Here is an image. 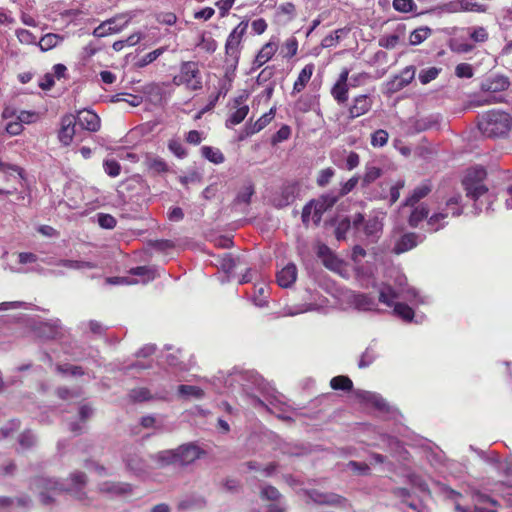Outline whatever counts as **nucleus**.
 I'll use <instances>...</instances> for the list:
<instances>
[{
	"instance_id": "26",
	"label": "nucleus",
	"mask_w": 512,
	"mask_h": 512,
	"mask_svg": "<svg viewBox=\"0 0 512 512\" xmlns=\"http://www.w3.org/2000/svg\"><path fill=\"white\" fill-rule=\"evenodd\" d=\"M125 462L127 468L136 475L143 474L147 470L144 460L136 452L128 453L125 456Z\"/></svg>"
},
{
	"instance_id": "15",
	"label": "nucleus",
	"mask_w": 512,
	"mask_h": 512,
	"mask_svg": "<svg viewBox=\"0 0 512 512\" xmlns=\"http://www.w3.org/2000/svg\"><path fill=\"white\" fill-rule=\"evenodd\" d=\"M385 218L384 213H377L371 216L364 225L365 235L372 241L375 242L379 239L383 230V220Z\"/></svg>"
},
{
	"instance_id": "11",
	"label": "nucleus",
	"mask_w": 512,
	"mask_h": 512,
	"mask_svg": "<svg viewBox=\"0 0 512 512\" xmlns=\"http://www.w3.org/2000/svg\"><path fill=\"white\" fill-rule=\"evenodd\" d=\"M178 463L181 466L189 465L199 459L203 451L195 444L188 443L176 448Z\"/></svg>"
},
{
	"instance_id": "12",
	"label": "nucleus",
	"mask_w": 512,
	"mask_h": 512,
	"mask_svg": "<svg viewBox=\"0 0 512 512\" xmlns=\"http://www.w3.org/2000/svg\"><path fill=\"white\" fill-rule=\"evenodd\" d=\"M348 77H349V70L347 68H344L336 83L333 85L331 89V95L333 98L339 103L343 104L348 99V90H349V84H348Z\"/></svg>"
},
{
	"instance_id": "10",
	"label": "nucleus",
	"mask_w": 512,
	"mask_h": 512,
	"mask_svg": "<svg viewBox=\"0 0 512 512\" xmlns=\"http://www.w3.org/2000/svg\"><path fill=\"white\" fill-rule=\"evenodd\" d=\"M247 96H239L234 99L232 112L230 113L229 118L226 121V126L230 127L231 125L240 124L249 113V106L245 104Z\"/></svg>"
},
{
	"instance_id": "42",
	"label": "nucleus",
	"mask_w": 512,
	"mask_h": 512,
	"mask_svg": "<svg viewBox=\"0 0 512 512\" xmlns=\"http://www.w3.org/2000/svg\"><path fill=\"white\" fill-rule=\"evenodd\" d=\"M15 35L21 44L37 45V43H38L36 36L33 33H31L29 30L22 29V28L17 29L15 31Z\"/></svg>"
},
{
	"instance_id": "38",
	"label": "nucleus",
	"mask_w": 512,
	"mask_h": 512,
	"mask_svg": "<svg viewBox=\"0 0 512 512\" xmlns=\"http://www.w3.org/2000/svg\"><path fill=\"white\" fill-rule=\"evenodd\" d=\"M461 195L455 194L446 201V211L449 215L459 216L462 213V205L460 204Z\"/></svg>"
},
{
	"instance_id": "62",
	"label": "nucleus",
	"mask_w": 512,
	"mask_h": 512,
	"mask_svg": "<svg viewBox=\"0 0 512 512\" xmlns=\"http://www.w3.org/2000/svg\"><path fill=\"white\" fill-rule=\"evenodd\" d=\"M130 398L133 401H146L151 398L150 392L146 388L133 389L130 392Z\"/></svg>"
},
{
	"instance_id": "55",
	"label": "nucleus",
	"mask_w": 512,
	"mask_h": 512,
	"mask_svg": "<svg viewBox=\"0 0 512 512\" xmlns=\"http://www.w3.org/2000/svg\"><path fill=\"white\" fill-rule=\"evenodd\" d=\"M460 8V0H451L438 6V10L441 13H458Z\"/></svg>"
},
{
	"instance_id": "37",
	"label": "nucleus",
	"mask_w": 512,
	"mask_h": 512,
	"mask_svg": "<svg viewBox=\"0 0 512 512\" xmlns=\"http://www.w3.org/2000/svg\"><path fill=\"white\" fill-rule=\"evenodd\" d=\"M429 27H420L411 32L409 42L411 45H419L431 35Z\"/></svg>"
},
{
	"instance_id": "19",
	"label": "nucleus",
	"mask_w": 512,
	"mask_h": 512,
	"mask_svg": "<svg viewBox=\"0 0 512 512\" xmlns=\"http://www.w3.org/2000/svg\"><path fill=\"white\" fill-rule=\"evenodd\" d=\"M158 468L179 465L176 449L162 450L151 456Z\"/></svg>"
},
{
	"instance_id": "28",
	"label": "nucleus",
	"mask_w": 512,
	"mask_h": 512,
	"mask_svg": "<svg viewBox=\"0 0 512 512\" xmlns=\"http://www.w3.org/2000/svg\"><path fill=\"white\" fill-rule=\"evenodd\" d=\"M63 40L64 37L62 35L55 33H47L40 38L37 45L39 46L41 51L45 52L57 47L59 44L63 42Z\"/></svg>"
},
{
	"instance_id": "24",
	"label": "nucleus",
	"mask_w": 512,
	"mask_h": 512,
	"mask_svg": "<svg viewBox=\"0 0 512 512\" xmlns=\"http://www.w3.org/2000/svg\"><path fill=\"white\" fill-rule=\"evenodd\" d=\"M349 301L356 309L361 311L373 310L376 307L375 300L365 294L351 293Z\"/></svg>"
},
{
	"instance_id": "39",
	"label": "nucleus",
	"mask_w": 512,
	"mask_h": 512,
	"mask_svg": "<svg viewBox=\"0 0 512 512\" xmlns=\"http://www.w3.org/2000/svg\"><path fill=\"white\" fill-rule=\"evenodd\" d=\"M467 34L475 43H483L488 39V32L482 26L467 28Z\"/></svg>"
},
{
	"instance_id": "64",
	"label": "nucleus",
	"mask_w": 512,
	"mask_h": 512,
	"mask_svg": "<svg viewBox=\"0 0 512 512\" xmlns=\"http://www.w3.org/2000/svg\"><path fill=\"white\" fill-rule=\"evenodd\" d=\"M261 496L265 499L276 501L280 498V493L275 487L268 485L261 489Z\"/></svg>"
},
{
	"instance_id": "33",
	"label": "nucleus",
	"mask_w": 512,
	"mask_h": 512,
	"mask_svg": "<svg viewBox=\"0 0 512 512\" xmlns=\"http://www.w3.org/2000/svg\"><path fill=\"white\" fill-rule=\"evenodd\" d=\"M201 153L204 158L214 164H221L225 161L223 153L218 148L203 146Z\"/></svg>"
},
{
	"instance_id": "54",
	"label": "nucleus",
	"mask_w": 512,
	"mask_h": 512,
	"mask_svg": "<svg viewBox=\"0 0 512 512\" xmlns=\"http://www.w3.org/2000/svg\"><path fill=\"white\" fill-rule=\"evenodd\" d=\"M98 224L105 229H113L116 226V219L110 214L100 213L97 215Z\"/></svg>"
},
{
	"instance_id": "57",
	"label": "nucleus",
	"mask_w": 512,
	"mask_h": 512,
	"mask_svg": "<svg viewBox=\"0 0 512 512\" xmlns=\"http://www.w3.org/2000/svg\"><path fill=\"white\" fill-rule=\"evenodd\" d=\"M342 31H343L342 29H338V30H335L333 33L324 37V39L321 42V46L323 48H330V47L335 46L340 40L339 33Z\"/></svg>"
},
{
	"instance_id": "1",
	"label": "nucleus",
	"mask_w": 512,
	"mask_h": 512,
	"mask_svg": "<svg viewBox=\"0 0 512 512\" xmlns=\"http://www.w3.org/2000/svg\"><path fill=\"white\" fill-rule=\"evenodd\" d=\"M252 386L243 384L244 391L252 397L254 405L262 407L268 412L275 414L279 419L291 421L294 409L288 405L281 396L268 388L264 380L258 375H251Z\"/></svg>"
},
{
	"instance_id": "53",
	"label": "nucleus",
	"mask_w": 512,
	"mask_h": 512,
	"mask_svg": "<svg viewBox=\"0 0 512 512\" xmlns=\"http://www.w3.org/2000/svg\"><path fill=\"white\" fill-rule=\"evenodd\" d=\"M291 135V128L283 125L272 137V144H277L287 140Z\"/></svg>"
},
{
	"instance_id": "29",
	"label": "nucleus",
	"mask_w": 512,
	"mask_h": 512,
	"mask_svg": "<svg viewBox=\"0 0 512 512\" xmlns=\"http://www.w3.org/2000/svg\"><path fill=\"white\" fill-rule=\"evenodd\" d=\"M431 184L428 182L422 183L417 186L412 194L406 199L405 206H414L422 198L426 197L431 192Z\"/></svg>"
},
{
	"instance_id": "52",
	"label": "nucleus",
	"mask_w": 512,
	"mask_h": 512,
	"mask_svg": "<svg viewBox=\"0 0 512 512\" xmlns=\"http://www.w3.org/2000/svg\"><path fill=\"white\" fill-rule=\"evenodd\" d=\"M254 194V187L252 184H248L238 193L236 201L238 203L248 204L252 195Z\"/></svg>"
},
{
	"instance_id": "46",
	"label": "nucleus",
	"mask_w": 512,
	"mask_h": 512,
	"mask_svg": "<svg viewBox=\"0 0 512 512\" xmlns=\"http://www.w3.org/2000/svg\"><path fill=\"white\" fill-rule=\"evenodd\" d=\"M267 286L262 283L255 286V296L253 298L254 304L258 307H264L266 301Z\"/></svg>"
},
{
	"instance_id": "41",
	"label": "nucleus",
	"mask_w": 512,
	"mask_h": 512,
	"mask_svg": "<svg viewBox=\"0 0 512 512\" xmlns=\"http://www.w3.org/2000/svg\"><path fill=\"white\" fill-rule=\"evenodd\" d=\"M450 48L457 53H468L474 49V45L464 41L462 38L457 37L451 40Z\"/></svg>"
},
{
	"instance_id": "2",
	"label": "nucleus",
	"mask_w": 512,
	"mask_h": 512,
	"mask_svg": "<svg viewBox=\"0 0 512 512\" xmlns=\"http://www.w3.org/2000/svg\"><path fill=\"white\" fill-rule=\"evenodd\" d=\"M396 288L390 285H383L379 291V301L389 307H394V313L404 321H412L414 311L408 305L396 302L398 299H403L415 303H423V299L418 297V292L415 288L407 285L405 276L397 277L395 281Z\"/></svg>"
},
{
	"instance_id": "56",
	"label": "nucleus",
	"mask_w": 512,
	"mask_h": 512,
	"mask_svg": "<svg viewBox=\"0 0 512 512\" xmlns=\"http://www.w3.org/2000/svg\"><path fill=\"white\" fill-rule=\"evenodd\" d=\"M219 264L222 270L226 273H231L236 267V260L230 254H224Z\"/></svg>"
},
{
	"instance_id": "43",
	"label": "nucleus",
	"mask_w": 512,
	"mask_h": 512,
	"mask_svg": "<svg viewBox=\"0 0 512 512\" xmlns=\"http://www.w3.org/2000/svg\"><path fill=\"white\" fill-rule=\"evenodd\" d=\"M441 69L437 67H429L426 69H422L419 73V80L422 84H428L429 82L436 79L440 73Z\"/></svg>"
},
{
	"instance_id": "51",
	"label": "nucleus",
	"mask_w": 512,
	"mask_h": 512,
	"mask_svg": "<svg viewBox=\"0 0 512 512\" xmlns=\"http://www.w3.org/2000/svg\"><path fill=\"white\" fill-rule=\"evenodd\" d=\"M376 352L371 348H367L365 352L361 355L358 366L360 368L368 367L373 361L376 359Z\"/></svg>"
},
{
	"instance_id": "9",
	"label": "nucleus",
	"mask_w": 512,
	"mask_h": 512,
	"mask_svg": "<svg viewBox=\"0 0 512 512\" xmlns=\"http://www.w3.org/2000/svg\"><path fill=\"white\" fill-rule=\"evenodd\" d=\"M128 22V18L124 15L113 17L97 26L93 31V35L101 38L110 34L118 33L127 26Z\"/></svg>"
},
{
	"instance_id": "47",
	"label": "nucleus",
	"mask_w": 512,
	"mask_h": 512,
	"mask_svg": "<svg viewBox=\"0 0 512 512\" xmlns=\"http://www.w3.org/2000/svg\"><path fill=\"white\" fill-rule=\"evenodd\" d=\"M388 138L387 131L379 129L371 135V144L373 147H383L387 144Z\"/></svg>"
},
{
	"instance_id": "48",
	"label": "nucleus",
	"mask_w": 512,
	"mask_h": 512,
	"mask_svg": "<svg viewBox=\"0 0 512 512\" xmlns=\"http://www.w3.org/2000/svg\"><path fill=\"white\" fill-rule=\"evenodd\" d=\"M103 168H104V171L110 177H117L121 171L120 164L114 159H106L103 163Z\"/></svg>"
},
{
	"instance_id": "60",
	"label": "nucleus",
	"mask_w": 512,
	"mask_h": 512,
	"mask_svg": "<svg viewBox=\"0 0 512 512\" xmlns=\"http://www.w3.org/2000/svg\"><path fill=\"white\" fill-rule=\"evenodd\" d=\"M380 175L381 170L379 168L375 166L367 167L363 177V182L368 185L379 178Z\"/></svg>"
},
{
	"instance_id": "25",
	"label": "nucleus",
	"mask_w": 512,
	"mask_h": 512,
	"mask_svg": "<svg viewBox=\"0 0 512 512\" xmlns=\"http://www.w3.org/2000/svg\"><path fill=\"white\" fill-rule=\"evenodd\" d=\"M314 72V65L312 63L307 64L300 71L298 78L294 82L292 94H297L303 91L307 83L310 81Z\"/></svg>"
},
{
	"instance_id": "40",
	"label": "nucleus",
	"mask_w": 512,
	"mask_h": 512,
	"mask_svg": "<svg viewBox=\"0 0 512 512\" xmlns=\"http://www.w3.org/2000/svg\"><path fill=\"white\" fill-rule=\"evenodd\" d=\"M330 386L334 390H351L353 383L347 376H336L330 381Z\"/></svg>"
},
{
	"instance_id": "18",
	"label": "nucleus",
	"mask_w": 512,
	"mask_h": 512,
	"mask_svg": "<svg viewBox=\"0 0 512 512\" xmlns=\"http://www.w3.org/2000/svg\"><path fill=\"white\" fill-rule=\"evenodd\" d=\"M422 238L415 233L404 234L395 244L393 252L395 254H401L416 247L419 242H422Z\"/></svg>"
},
{
	"instance_id": "63",
	"label": "nucleus",
	"mask_w": 512,
	"mask_h": 512,
	"mask_svg": "<svg viewBox=\"0 0 512 512\" xmlns=\"http://www.w3.org/2000/svg\"><path fill=\"white\" fill-rule=\"evenodd\" d=\"M404 80L400 76L396 75L387 83V88L390 93H396L406 87L408 84H404Z\"/></svg>"
},
{
	"instance_id": "22",
	"label": "nucleus",
	"mask_w": 512,
	"mask_h": 512,
	"mask_svg": "<svg viewBox=\"0 0 512 512\" xmlns=\"http://www.w3.org/2000/svg\"><path fill=\"white\" fill-rule=\"evenodd\" d=\"M275 116V108H271L269 112L262 115L256 122L247 124L245 126V135L251 136L260 132L264 129L274 118Z\"/></svg>"
},
{
	"instance_id": "32",
	"label": "nucleus",
	"mask_w": 512,
	"mask_h": 512,
	"mask_svg": "<svg viewBox=\"0 0 512 512\" xmlns=\"http://www.w3.org/2000/svg\"><path fill=\"white\" fill-rule=\"evenodd\" d=\"M55 264L72 270L94 269L96 267V264L92 262L69 259H61Z\"/></svg>"
},
{
	"instance_id": "4",
	"label": "nucleus",
	"mask_w": 512,
	"mask_h": 512,
	"mask_svg": "<svg viewBox=\"0 0 512 512\" xmlns=\"http://www.w3.org/2000/svg\"><path fill=\"white\" fill-rule=\"evenodd\" d=\"M510 128V116L502 111H489L479 121V129L488 137L505 135Z\"/></svg>"
},
{
	"instance_id": "6",
	"label": "nucleus",
	"mask_w": 512,
	"mask_h": 512,
	"mask_svg": "<svg viewBox=\"0 0 512 512\" xmlns=\"http://www.w3.org/2000/svg\"><path fill=\"white\" fill-rule=\"evenodd\" d=\"M248 28L247 21H241L228 35L225 43L227 62L233 66L238 64L242 49V40Z\"/></svg>"
},
{
	"instance_id": "14",
	"label": "nucleus",
	"mask_w": 512,
	"mask_h": 512,
	"mask_svg": "<svg viewBox=\"0 0 512 512\" xmlns=\"http://www.w3.org/2000/svg\"><path fill=\"white\" fill-rule=\"evenodd\" d=\"M76 123L87 131L96 132L100 129L101 121L99 116L91 110H81L76 117Z\"/></svg>"
},
{
	"instance_id": "21",
	"label": "nucleus",
	"mask_w": 512,
	"mask_h": 512,
	"mask_svg": "<svg viewBox=\"0 0 512 512\" xmlns=\"http://www.w3.org/2000/svg\"><path fill=\"white\" fill-rule=\"evenodd\" d=\"M297 278V268L293 263L287 264L277 273V282L283 288L290 287Z\"/></svg>"
},
{
	"instance_id": "58",
	"label": "nucleus",
	"mask_w": 512,
	"mask_h": 512,
	"mask_svg": "<svg viewBox=\"0 0 512 512\" xmlns=\"http://www.w3.org/2000/svg\"><path fill=\"white\" fill-rule=\"evenodd\" d=\"M168 148L178 158H183L186 156L185 148L183 147L181 142L176 139H172L169 141Z\"/></svg>"
},
{
	"instance_id": "30",
	"label": "nucleus",
	"mask_w": 512,
	"mask_h": 512,
	"mask_svg": "<svg viewBox=\"0 0 512 512\" xmlns=\"http://www.w3.org/2000/svg\"><path fill=\"white\" fill-rule=\"evenodd\" d=\"M178 396L182 399H201L204 397V391L193 385H179L177 388Z\"/></svg>"
},
{
	"instance_id": "31",
	"label": "nucleus",
	"mask_w": 512,
	"mask_h": 512,
	"mask_svg": "<svg viewBox=\"0 0 512 512\" xmlns=\"http://www.w3.org/2000/svg\"><path fill=\"white\" fill-rule=\"evenodd\" d=\"M403 31L398 30L392 34H385L379 38L378 44L385 49H394L401 41Z\"/></svg>"
},
{
	"instance_id": "61",
	"label": "nucleus",
	"mask_w": 512,
	"mask_h": 512,
	"mask_svg": "<svg viewBox=\"0 0 512 512\" xmlns=\"http://www.w3.org/2000/svg\"><path fill=\"white\" fill-rule=\"evenodd\" d=\"M35 442L36 438L31 433V431H25L19 437V444L23 449L32 447L35 444Z\"/></svg>"
},
{
	"instance_id": "5",
	"label": "nucleus",
	"mask_w": 512,
	"mask_h": 512,
	"mask_svg": "<svg viewBox=\"0 0 512 512\" xmlns=\"http://www.w3.org/2000/svg\"><path fill=\"white\" fill-rule=\"evenodd\" d=\"M340 198L339 194H336L334 192H329L324 195H322L319 199L316 201H312L311 203L307 204L302 211V221L305 224H308L310 221V216L312 214V220L314 223H318L321 219L322 214L331 208Z\"/></svg>"
},
{
	"instance_id": "36",
	"label": "nucleus",
	"mask_w": 512,
	"mask_h": 512,
	"mask_svg": "<svg viewBox=\"0 0 512 512\" xmlns=\"http://www.w3.org/2000/svg\"><path fill=\"white\" fill-rule=\"evenodd\" d=\"M429 210L426 206L421 205L415 207L409 216V225L411 227H417L418 224L425 218H427Z\"/></svg>"
},
{
	"instance_id": "17",
	"label": "nucleus",
	"mask_w": 512,
	"mask_h": 512,
	"mask_svg": "<svg viewBox=\"0 0 512 512\" xmlns=\"http://www.w3.org/2000/svg\"><path fill=\"white\" fill-rule=\"evenodd\" d=\"M99 490L111 496H124L131 494L132 486L121 482H104L100 484Z\"/></svg>"
},
{
	"instance_id": "20",
	"label": "nucleus",
	"mask_w": 512,
	"mask_h": 512,
	"mask_svg": "<svg viewBox=\"0 0 512 512\" xmlns=\"http://www.w3.org/2000/svg\"><path fill=\"white\" fill-rule=\"evenodd\" d=\"M372 106V101L367 95H359L353 100V104L349 109L351 118H357L367 113Z\"/></svg>"
},
{
	"instance_id": "7",
	"label": "nucleus",
	"mask_w": 512,
	"mask_h": 512,
	"mask_svg": "<svg viewBox=\"0 0 512 512\" xmlns=\"http://www.w3.org/2000/svg\"><path fill=\"white\" fill-rule=\"evenodd\" d=\"M486 177V171L482 167H473L467 170L462 184L468 197L477 200L487 192V187L483 184Z\"/></svg>"
},
{
	"instance_id": "8",
	"label": "nucleus",
	"mask_w": 512,
	"mask_h": 512,
	"mask_svg": "<svg viewBox=\"0 0 512 512\" xmlns=\"http://www.w3.org/2000/svg\"><path fill=\"white\" fill-rule=\"evenodd\" d=\"M176 85H185L190 90H199L202 88V77L198 64L193 61L183 62L180 66V72L173 79Z\"/></svg>"
},
{
	"instance_id": "16",
	"label": "nucleus",
	"mask_w": 512,
	"mask_h": 512,
	"mask_svg": "<svg viewBox=\"0 0 512 512\" xmlns=\"http://www.w3.org/2000/svg\"><path fill=\"white\" fill-rule=\"evenodd\" d=\"M278 50V41L271 39L268 41L257 53L253 64H252V70L259 69L262 67L265 63H267L277 52Z\"/></svg>"
},
{
	"instance_id": "3",
	"label": "nucleus",
	"mask_w": 512,
	"mask_h": 512,
	"mask_svg": "<svg viewBox=\"0 0 512 512\" xmlns=\"http://www.w3.org/2000/svg\"><path fill=\"white\" fill-rule=\"evenodd\" d=\"M70 484L64 485L53 479H39L38 486L42 488L40 492L41 501L44 504L50 503L52 496L60 491H68L76 498H82V489L85 487L87 479L86 475L82 472H75L71 474Z\"/></svg>"
},
{
	"instance_id": "49",
	"label": "nucleus",
	"mask_w": 512,
	"mask_h": 512,
	"mask_svg": "<svg viewBox=\"0 0 512 512\" xmlns=\"http://www.w3.org/2000/svg\"><path fill=\"white\" fill-rule=\"evenodd\" d=\"M131 273L133 275L143 277V279L140 281L142 283H147V282L153 280L155 277L154 272L150 268L145 267V266L133 268L131 270Z\"/></svg>"
},
{
	"instance_id": "27",
	"label": "nucleus",
	"mask_w": 512,
	"mask_h": 512,
	"mask_svg": "<svg viewBox=\"0 0 512 512\" xmlns=\"http://www.w3.org/2000/svg\"><path fill=\"white\" fill-rule=\"evenodd\" d=\"M357 397L367 404H371L379 410H387L388 405L385 400L378 394L369 391L357 392Z\"/></svg>"
},
{
	"instance_id": "45",
	"label": "nucleus",
	"mask_w": 512,
	"mask_h": 512,
	"mask_svg": "<svg viewBox=\"0 0 512 512\" xmlns=\"http://www.w3.org/2000/svg\"><path fill=\"white\" fill-rule=\"evenodd\" d=\"M165 51V48L161 47L158 49H155L147 54H145L143 57H141L138 62V67H145L148 64L154 62L158 57H160Z\"/></svg>"
},
{
	"instance_id": "23",
	"label": "nucleus",
	"mask_w": 512,
	"mask_h": 512,
	"mask_svg": "<svg viewBox=\"0 0 512 512\" xmlns=\"http://www.w3.org/2000/svg\"><path fill=\"white\" fill-rule=\"evenodd\" d=\"M311 498L314 502L319 504H328L332 506H339V507H345L348 504V501L346 498L334 494V493H328V494H322V493H314Z\"/></svg>"
},
{
	"instance_id": "50",
	"label": "nucleus",
	"mask_w": 512,
	"mask_h": 512,
	"mask_svg": "<svg viewBox=\"0 0 512 512\" xmlns=\"http://www.w3.org/2000/svg\"><path fill=\"white\" fill-rule=\"evenodd\" d=\"M334 175H335V171L331 167L322 169L319 172L318 177H317L318 186L325 187L326 185H328Z\"/></svg>"
},
{
	"instance_id": "35",
	"label": "nucleus",
	"mask_w": 512,
	"mask_h": 512,
	"mask_svg": "<svg viewBox=\"0 0 512 512\" xmlns=\"http://www.w3.org/2000/svg\"><path fill=\"white\" fill-rule=\"evenodd\" d=\"M145 163L150 170L156 173H162L168 170L167 163L158 156L148 155Z\"/></svg>"
},
{
	"instance_id": "59",
	"label": "nucleus",
	"mask_w": 512,
	"mask_h": 512,
	"mask_svg": "<svg viewBox=\"0 0 512 512\" xmlns=\"http://www.w3.org/2000/svg\"><path fill=\"white\" fill-rule=\"evenodd\" d=\"M455 74L459 78H471L473 76L472 66L467 63H460L455 68Z\"/></svg>"
},
{
	"instance_id": "13",
	"label": "nucleus",
	"mask_w": 512,
	"mask_h": 512,
	"mask_svg": "<svg viewBox=\"0 0 512 512\" xmlns=\"http://www.w3.org/2000/svg\"><path fill=\"white\" fill-rule=\"evenodd\" d=\"M76 117L72 114L64 115L61 118V127L58 133L59 141L68 146L75 135Z\"/></svg>"
},
{
	"instance_id": "44",
	"label": "nucleus",
	"mask_w": 512,
	"mask_h": 512,
	"mask_svg": "<svg viewBox=\"0 0 512 512\" xmlns=\"http://www.w3.org/2000/svg\"><path fill=\"white\" fill-rule=\"evenodd\" d=\"M393 8L401 13H409L416 10L417 5L414 0H393Z\"/></svg>"
},
{
	"instance_id": "34",
	"label": "nucleus",
	"mask_w": 512,
	"mask_h": 512,
	"mask_svg": "<svg viewBox=\"0 0 512 512\" xmlns=\"http://www.w3.org/2000/svg\"><path fill=\"white\" fill-rule=\"evenodd\" d=\"M448 216L449 213L444 211H440L438 213L433 214L427 221L430 230L436 232L439 229L443 228L446 224L445 220L448 218Z\"/></svg>"
}]
</instances>
